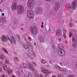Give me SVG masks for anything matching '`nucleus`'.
Returning <instances> with one entry per match:
<instances>
[{"instance_id": "1", "label": "nucleus", "mask_w": 77, "mask_h": 77, "mask_svg": "<svg viewBox=\"0 0 77 77\" xmlns=\"http://www.w3.org/2000/svg\"><path fill=\"white\" fill-rule=\"evenodd\" d=\"M64 46L62 44H59L58 45V47L57 48V51L59 55H60L62 56H65L66 54V52L63 49Z\"/></svg>"}, {"instance_id": "2", "label": "nucleus", "mask_w": 77, "mask_h": 77, "mask_svg": "<svg viewBox=\"0 0 77 77\" xmlns=\"http://www.w3.org/2000/svg\"><path fill=\"white\" fill-rule=\"evenodd\" d=\"M31 32L33 35L38 33V28L36 26H32L30 28Z\"/></svg>"}, {"instance_id": "3", "label": "nucleus", "mask_w": 77, "mask_h": 77, "mask_svg": "<svg viewBox=\"0 0 77 77\" xmlns=\"http://www.w3.org/2000/svg\"><path fill=\"white\" fill-rule=\"evenodd\" d=\"M66 6L68 10H69V9H70L71 8H72V9H75V3L73 2L72 5V7L70 4H67Z\"/></svg>"}, {"instance_id": "4", "label": "nucleus", "mask_w": 77, "mask_h": 77, "mask_svg": "<svg viewBox=\"0 0 77 77\" xmlns=\"http://www.w3.org/2000/svg\"><path fill=\"white\" fill-rule=\"evenodd\" d=\"M17 9V12L18 15H21L24 12V7L21 5H19L18 6Z\"/></svg>"}, {"instance_id": "5", "label": "nucleus", "mask_w": 77, "mask_h": 77, "mask_svg": "<svg viewBox=\"0 0 77 77\" xmlns=\"http://www.w3.org/2000/svg\"><path fill=\"white\" fill-rule=\"evenodd\" d=\"M7 67L8 66L6 63H5L3 65V68L5 71H8V75H11L12 72V71L11 70V69L9 68H7Z\"/></svg>"}, {"instance_id": "6", "label": "nucleus", "mask_w": 77, "mask_h": 77, "mask_svg": "<svg viewBox=\"0 0 77 77\" xmlns=\"http://www.w3.org/2000/svg\"><path fill=\"white\" fill-rule=\"evenodd\" d=\"M28 17L29 18H33L34 17V12L33 10H29L27 12Z\"/></svg>"}, {"instance_id": "7", "label": "nucleus", "mask_w": 77, "mask_h": 77, "mask_svg": "<svg viewBox=\"0 0 77 77\" xmlns=\"http://www.w3.org/2000/svg\"><path fill=\"white\" fill-rule=\"evenodd\" d=\"M6 22L5 19L4 17L0 18V25L2 26L3 28L5 27V24Z\"/></svg>"}, {"instance_id": "8", "label": "nucleus", "mask_w": 77, "mask_h": 77, "mask_svg": "<svg viewBox=\"0 0 77 77\" xmlns=\"http://www.w3.org/2000/svg\"><path fill=\"white\" fill-rule=\"evenodd\" d=\"M34 0H28V6L29 8L32 9L34 5Z\"/></svg>"}, {"instance_id": "9", "label": "nucleus", "mask_w": 77, "mask_h": 77, "mask_svg": "<svg viewBox=\"0 0 77 77\" xmlns=\"http://www.w3.org/2000/svg\"><path fill=\"white\" fill-rule=\"evenodd\" d=\"M35 12L36 14L39 15L42 12V9L40 7H37L35 8Z\"/></svg>"}, {"instance_id": "10", "label": "nucleus", "mask_w": 77, "mask_h": 77, "mask_svg": "<svg viewBox=\"0 0 77 77\" xmlns=\"http://www.w3.org/2000/svg\"><path fill=\"white\" fill-rule=\"evenodd\" d=\"M41 70L42 72V73L45 74H48H48H50V72L47 70H46V69L44 67H41Z\"/></svg>"}, {"instance_id": "11", "label": "nucleus", "mask_w": 77, "mask_h": 77, "mask_svg": "<svg viewBox=\"0 0 77 77\" xmlns=\"http://www.w3.org/2000/svg\"><path fill=\"white\" fill-rule=\"evenodd\" d=\"M60 3L58 2H56L55 4L54 10L55 11H59L60 8Z\"/></svg>"}, {"instance_id": "12", "label": "nucleus", "mask_w": 77, "mask_h": 77, "mask_svg": "<svg viewBox=\"0 0 77 77\" xmlns=\"http://www.w3.org/2000/svg\"><path fill=\"white\" fill-rule=\"evenodd\" d=\"M11 8L13 10H16L18 9V5H17V3H14L13 4Z\"/></svg>"}, {"instance_id": "13", "label": "nucleus", "mask_w": 77, "mask_h": 77, "mask_svg": "<svg viewBox=\"0 0 77 77\" xmlns=\"http://www.w3.org/2000/svg\"><path fill=\"white\" fill-rule=\"evenodd\" d=\"M23 46L25 48L27 49L29 48V46H30V43L28 42L27 43H24L23 44Z\"/></svg>"}, {"instance_id": "14", "label": "nucleus", "mask_w": 77, "mask_h": 77, "mask_svg": "<svg viewBox=\"0 0 77 77\" xmlns=\"http://www.w3.org/2000/svg\"><path fill=\"white\" fill-rule=\"evenodd\" d=\"M21 65H22V66H23V68H25V69L29 68V66L26 63H22Z\"/></svg>"}, {"instance_id": "15", "label": "nucleus", "mask_w": 77, "mask_h": 77, "mask_svg": "<svg viewBox=\"0 0 77 77\" xmlns=\"http://www.w3.org/2000/svg\"><path fill=\"white\" fill-rule=\"evenodd\" d=\"M76 35V34H75V31L74 30H72L69 32V38H71L72 37V36H75Z\"/></svg>"}, {"instance_id": "16", "label": "nucleus", "mask_w": 77, "mask_h": 77, "mask_svg": "<svg viewBox=\"0 0 77 77\" xmlns=\"http://www.w3.org/2000/svg\"><path fill=\"white\" fill-rule=\"evenodd\" d=\"M56 35L57 36H60L61 35V34L62 33V32L61 30L59 29H57L56 31Z\"/></svg>"}, {"instance_id": "17", "label": "nucleus", "mask_w": 77, "mask_h": 77, "mask_svg": "<svg viewBox=\"0 0 77 77\" xmlns=\"http://www.w3.org/2000/svg\"><path fill=\"white\" fill-rule=\"evenodd\" d=\"M72 42H77V38H76V34L75 35H74L72 36Z\"/></svg>"}, {"instance_id": "18", "label": "nucleus", "mask_w": 77, "mask_h": 77, "mask_svg": "<svg viewBox=\"0 0 77 77\" xmlns=\"http://www.w3.org/2000/svg\"><path fill=\"white\" fill-rule=\"evenodd\" d=\"M11 42H12H12L14 44H16V40H15V38H14V36H11Z\"/></svg>"}, {"instance_id": "19", "label": "nucleus", "mask_w": 77, "mask_h": 77, "mask_svg": "<svg viewBox=\"0 0 77 77\" xmlns=\"http://www.w3.org/2000/svg\"><path fill=\"white\" fill-rule=\"evenodd\" d=\"M39 41L41 42H44V38L43 37L40 36L39 37Z\"/></svg>"}, {"instance_id": "20", "label": "nucleus", "mask_w": 77, "mask_h": 77, "mask_svg": "<svg viewBox=\"0 0 77 77\" xmlns=\"http://www.w3.org/2000/svg\"><path fill=\"white\" fill-rule=\"evenodd\" d=\"M1 39H2V41H4V42H7L8 41L7 38L4 36H3L1 37Z\"/></svg>"}, {"instance_id": "21", "label": "nucleus", "mask_w": 77, "mask_h": 77, "mask_svg": "<svg viewBox=\"0 0 77 77\" xmlns=\"http://www.w3.org/2000/svg\"><path fill=\"white\" fill-rule=\"evenodd\" d=\"M30 45L28 46L29 49L31 51H33V47L32 45L30 44Z\"/></svg>"}, {"instance_id": "22", "label": "nucleus", "mask_w": 77, "mask_h": 77, "mask_svg": "<svg viewBox=\"0 0 77 77\" xmlns=\"http://www.w3.org/2000/svg\"><path fill=\"white\" fill-rule=\"evenodd\" d=\"M29 68L31 71H33L34 70V67H33V66L32 64L31 63L29 64Z\"/></svg>"}, {"instance_id": "23", "label": "nucleus", "mask_w": 77, "mask_h": 77, "mask_svg": "<svg viewBox=\"0 0 77 77\" xmlns=\"http://www.w3.org/2000/svg\"><path fill=\"white\" fill-rule=\"evenodd\" d=\"M54 67L55 68H56V69H60L61 68L60 67V66H59L57 65V64H55L54 66Z\"/></svg>"}, {"instance_id": "24", "label": "nucleus", "mask_w": 77, "mask_h": 77, "mask_svg": "<svg viewBox=\"0 0 77 77\" xmlns=\"http://www.w3.org/2000/svg\"><path fill=\"white\" fill-rule=\"evenodd\" d=\"M5 59V56L3 55H0V59H2V60Z\"/></svg>"}, {"instance_id": "25", "label": "nucleus", "mask_w": 77, "mask_h": 77, "mask_svg": "<svg viewBox=\"0 0 77 77\" xmlns=\"http://www.w3.org/2000/svg\"><path fill=\"white\" fill-rule=\"evenodd\" d=\"M14 60L16 62H18L20 60V59L17 57H15L14 58Z\"/></svg>"}, {"instance_id": "26", "label": "nucleus", "mask_w": 77, "mask_h": 77, "mask_svg": "<svg viewBox=\"0 0 77 77\" xmlns=\"http://www.w3.org/2000/svg\"><path fill=\"white\" fill-rule=\"evenodd\" d=\"M2 49L3 50H4V51L6 53H7V54H9V53L8 52V51L7 50H6V49L4 48H2Z\"/></svg>"}, {"instance_id": "27", "label": "nucleus", "mask_w": 77, "mask_h": 77, "mask_svg": "<svg viewBox=\"0 0 77 77\" xmlns=\"http://www.w3.org/2000/svg\"><path fill=\"white\" fill-rule=\"evenodd\" d=\"M72 45L74 47H76L77 46V44H74V42L73 43Z\"/></svg>"}, {"instance_id": "28", "label": "nucleus", "mask_w": 77, "mask_h": 77, "mask_svg": "<svg viewBox=\"0 0 77 77\" xmlns=\"http://www.w3.org/2000/svg\"><path fill=\"white\" fill-rule=\"evenodd\" d=\"M62 70V71H64V72H68V69L66 68H64Z\"/></svg>"}, {"instance_id": "29", "label": "nucleus", "mask_w": 77, "mask_h": 77, "mask_svg": "<svg viewBox=\"0 0 77 77\" xmlns=\"http://www.w3.org/2000/svg\"><path fill=\"white\" fill-rule=\"evenodd\" d=\"M7 37L8 39V40L11 43V44H12V41H11V39H10V38L9 37L8 35H7Z\"/></svg>"}, {"instance_id": "30", "label": "nucleus", "mask_w": 77, "mask_h": 77, "mask_svg": "<svg viewBox=\"0 0 77 77\" xmlns=\"http://www.w3.org/2000/svg\"><path fill=\"white\" fill-rule=\"evenodd\" d=\"M16 73L17 74V75H21V73L20 71H17L16 72Z\"/></svg>"}, {"instance_id": "31", "label": "nucleus", "mask_w": 77, "mask_h": 77, "mask_svg": "<svg viewBox=\"0 0 77 77\" xmlns=\"http://www.w3.org/2000/svg\"><path fill=\"white\" fill-rule=\"evenodd\" d=\"M32 71H33V74H36V73L37 72L36 70L35 69H34V70Z\"/></svg>"}, {"instance_id": "32", "label": "nucleus", "mask_w": 77, "mask_h": 77, "mask_svg": "<svg viewBox=\"0 0 77 77\" xmlns=\"http://www.w3.org/2000/svg\"><path fill=\"white\" fill-rule=\"evenodd\" d=\"M41 62L42 63H46V61L45 60H42L41 61Z\"/></svg>"}, {"instance_id": "33", "label": "nucleus", "mask_w": 77, "mask_h": 77, "mask_svg": "<svg viewBox=\"0 0 77 77\" xmlns=\"http://www.w3.org/2000/svg\"><path fill=\"white\" fill-rule=\"evenodd\" d=\"M28 75L29 77H32V74L30 73H29L28 74Z\"/></svg>"}, {"instance_id": "34", "label": "nucleus", "mask_w": 77, "mask_h": 77, "mask_svg": "<svg viewBox=\"0 0 77 77\" xmlns=\"http://www.w3.org/2000/svg\"><path fill=\"white\" fill-rule=\"evenodd\" d=\"M72 26H73V25L72 24V23H70L69 27H72Z\"/></svg>"}, {"instance_id": "35", "label": "nucleus", "mask_w": 77, "mask_h": 77, "mask_svg": "<svg viewBox=\"0 0 77 77\" xmlns=\"http://www.w3.org/2000/svg\"><path fill=\"white\" fill-rule=\"evenodd\" d=\"M35 77H39V74H35Z\"/></svg>"}, {"instance_id": "36", "label": "nucleus", "mask_w": 77, "mask_h": 77, "mask_svg": "<svg viewBox=\"0 0 77 77\" xmlns=\"http://www.w3.org/2000/svg\"><path fill=\"white\" fill-rule=\"evenodd\" d=\"M5 63H6V64H9V62L8 60H5Z\"/></svg>"}, {"instance_id": "37", "label": "nucleus", "mask_w": 77, "mask_h": 77, "mask_svg": "<svg viewBox=\"0 0 77 77\" xmlns=\"http://www.w3.org/2000/svg\"><path fill=\"white\" fill-rule=\"evenodd\" d=\"M16 35H17V38H18V39L20 38V36L19 35H18V34H16Z\"/></svg>"}, {"instance_id": "38", "label": "nucleus", "mask_w": 77, "mask_h": 77, "mask_svg": "<svg viewBox=\"0 0 77 77\" xmlns=\"http://www.w3.org/2000/svg\"><path fill=\"white\" fill-rule=\"evenodd\" d=\"M64 34L63 35V36L64 37V38H66V35H65V33H63Z\"/></svg>"}, {"instance_id": "39", "label": "nucleus", "mask_w": 77, "mask_h": 77, "mask_svg": "<svg viewBox=\"0 0 77 77\" xmlns=\"http://www.w3.org/2000/svg\"><path fill=\"white\" fill-rule=\"evenodd\" d=\"M45 75H44V77H48V75H49V74L48 75L47 74H45Z\"/></svg>"}, {"instance_id": "40", "label": "nucleus", "mask_w": 77, "mask_h": 77, "mask_svg": "<svg viewBox=\"0 0 77 77\" xmlns=\"http://www.w3.org/2000/svg\"><path fill=\"white\" fill-rule=\"evenodd\" d=\"M29 40L30 41H32V38L30 37H29Z\"/></svg>"}, {"instance_id": "41", "label": "nucleus", "mask_w": 77, "mask_h": 77, "mask_svg": "<svg viewBox=\"0 0 77 77\" xmlns=\"http://www.w3.org/2000/svg\"><path fill=\"white\" fill-rule=\"evenodd\" d=\"M56 47H55V46L54 45H53V48L54 50L55 49Z\"/></svg>"}, {"instance_id": "42", "label": "nucleus", "mask_w": 77, "mask_h": 77, "mask_svg": "<svg viewBox=\"0 0 77 77\" xmlns=\"http://www.w3.org/2000/svg\"><path fill=\"white\" fill-rule=\"evenodd\" d=\"M3 3V0H0V5Z\"/></svg>"}, {"instance_id": "43", "label": "nucleus", "mask_w": 77, "mask_h": 77, "mask_svg": "<svg viewBox=\"0 0 77 77\" xmlns=\"http://www.w3.org/2000/svg\"><path fill=\"white\" fill-rule=\"evenodd\" d=\"M0 65L1 66H3V63L1 62H0Z\"/></svg>"}, {"instance_id": "44", "label": "nucleus", "mask_w": 77, "mask_h": 77, "mask_svg": "<svg viewBox=\"0 0 77 77\" xmlns=\"http://www.w3.org/2000/svg\"><path fill=\"white\" fill-rule=\"evenodd\" d=\"M26 55L28 57H29V54H26Z\"/></svg>"}, {"instance_id": "45", "label": "nucleus", "mask_w": 77, "mask_h": 77, "mask_svg": "<svg viewBox=\"0 0 77 77\" xmlns=\"http://www.w3.org/2000/svg\"><path fill=\"white\" fill-rule=\"evenodd\" d=\"M40 77H43V75L42 74H40Z\"/></svg>"}, {"instance_id": "46", "label": "nucleus", "mask_w": 77, "mask_h": 77, "mask_svg": "<svg viewBox=\"0 0 77 77\" xmlns=\"http://www.w3.org/2000/svg\"><path fill=\"white\" fill-rule=\"evenodd\" d=\"M33 63L35 66H36V64L35 63L33 62Z\"/></svg>"}, {"instance_id": "47", "label": "nucleus", "mask_w": 77, "mask_h": 77, "mask_svg": "<svg viewBox=\"0 0 77 77\" xmlns=\"http://www.w3.org/2000/svg\"><path fill=\"white\" fill-rule=\"evenodd\" d=\"M12 77H15V75L14 74H13L12 75Z\"/></svg>"}, {"instance_id": "48", "label": "nucleus", "mask_w": 77, "mask_h": 77, "mask_svg": "<svg viewBox=\"0 0 77 77\" xmlns=\"http://www.w3.org/2000/svg\"><path fill=\"white\" fill-rule=\"evenodd\" d=\"M65 43L66 44H67L68 43V41L67 40H66L65 41Z\"/></svg>"}, {"instance_id": "49", "label": "nucleus", "mask_w": 77, "mask_h": 77, "mask_svg": "<svg viewBox=\"0 0 77 77\" xmlns=\"http://www.w3.org/2000/svg\"><path fill=\"white\" fill-rule=\"evenodd\" d=\"M2 71V69L0 67V71Z\"/></svg>"}, {"instance_id": "50", "label": "nucleus", "mask_w": 77, "mask_h": 77, "mask_svg": "<svg viewBox=\"0 0 77 77\" xmlns=\"http://www.w3.org/2000/svg\"><path fill=\"white\" fill-rule=\"evenodd\" d=\"M61 15V13H60V14H58V16H59L60 17Z\"/></svg>"}, {"instance_id": "51", "label": "nucleus", "mask_w": 77, "mask_h": 77, "mask_svg": "<svg viewBox=\"0 0 77 77\" xmlns=\"http://www.w3.org/2000/svg\"><path fill=\"white\" fill-rule=\"evenodd\" d=\"M51 0H45V1H46L47 2H50Z\"/></svg>"}, {"instance_id": "52", "label": "nucleus", "mask_w": 77, "mask_h": 77, "mask_svg": "<svg viewBox=\"0 0 77 77\" xmlns=\"http://www.w3.org/2000/svg\"><path fill=\"white\" fill-rule=\"evenodd\" d=\"M51 61H49V63H51Z\"/></svg>"}, {"instance_id": "53", "label": "nucleus", "mask_w": 77, "mask_h": 77, "mask_svg": "<svg viewBox=\"0 0 77 77\" xmlns=\"http://www.w3.org/2000/svg\"><path fill=\"white\" fill-rule=\"evenodd\" d=\"M59 40H60V41H62L61 38H59Z\"/></svg>"}, {"instance_id": "54", "label": "nucleus", "mask_w": 77, "mask_h": 77, "mask_svg": "<svg viewBox=\"0 0 77 77\" xmlns=\"http://www.w3.org/2000/svg\"><path fill=\"white\" fill-rule=\"evenodd\" d=\"M2 16H4V15H5V14H4V13H2Z\"/></svg>"}, {"instance_id": "55", "label": "nucleus", "mask_w": 77, "mask_h": 77, "mask_svg": "<svg viewBox=\"0 0 77 77\" xmlns=\"http://www.w3.org/2000/svg\"><path fill=\"white\" fill-rule=\"evenodd\" d=\"M41 26H42V28H44V26H43V25H42Z\"/></svg>"}, {"instance_id": "56", "label": "nucleus", "mask_w": 77, "mask_h": 77, "mask_svg": "<svg viewBox=\"0 0 77 77\" xmlns=\"http://www.w3.org/2000/svg\"><path fill=\"white\" fill-rule=\"evenodd\" d=\"M34 45H36V42L34 43Z\"/></svg>"}, {"instance_id": "57", "label": "nucleus", "mask_w": 77, "mask_h": 77, "mask_svg": "<svg viewBox=\"0 0 77 77\" xmlns=\"http://www.w3.org/2000/svg\"><path fill=\"white\" fill-rule=\"evenodd\" d=\"M2 77H5V75H2Z\"/></svg>"}, {"instance_id": "58", "label": "nucleus", "mask_w": 77, "mask_h": 77, "mask_svg": "<svg viewBox=\"0 0 77 77\" xmlns=\"http://www.w3.org/2000/svg\"><path fill=\"white\" fill-rule=\"evenodd\" d=\"M52 77H56V76H54V75H53V76H52Z\"/></svg>"}, {"instance_id": "59", "label": "nucleus", "mask_w": 77, "mask_h": 77, "mask_svg": "<svg viewBox=\"0 0 77 77\" xmlns=\"http://www.w3.org/2000/svg\"><path fill=\"white\" fill-rule=\"evenodd\" d=\"M0 11H1V12H3V11H2V9H0Z\"/></svg>"}, {"instance_id": "60", "label": "nucleus", "mask_w": 77, "mask_h": 77, "mask_svg": "<svg viewBox=\"0 0 77 77\" xmlns=\"http://www.w3.org/2000/svg\"><path fill=\"white\" fill-rule=\"evenodd\" d=\"M21 26H24V24L23 23L22 25H21Z\"/></svg>"}, {"instance_id": "61", "label": "nucleus", "mask_w": 77, "mask_h": 77, "mask_svg": "<svg viewBox=\"0 0 77 77\" xmlns=\"http://www.w3.org/2000/svg\"><path fill=\"white\" fill-rule=\"evenodd\" d=\"M64 32H66V30L65 29V30H64Z\"/></svg>"}, {"instance_id": "62", "label": "nucleus", "mask_w": 77, "mask_h": 77, "mask_svg": "<svg viewBox=\"0 0 77 77\" xmlns=\"http://www.w3.org/2000/svg\"><path fill=\"white\" fill-rule=\"evenodd\" d=\"M42 25H43V24H44V23L43 22H42Z\"/></svg>"}, {"instance_id": "63", "label": "nucleus", "mask_w": 77, "mask_h": 77, "mask_svg": "<svg viewBox=\"0 0 77 77\" xmlns=\"http://www.w3.org/2000/svg\"><path fill=\"white\" fill-rule=\"evenodd\" d=\"M5 77H8V75H5Z\"/></svg>"}, {"instance_id": "64", "label": "nucleus", "mask_w": 77, "mask_h": 77, "mask_svg": "<svg viewBox=\"0 0 77 77\" xmlns=\"http://www.w3.org/2000/svg\"><path fill=\"white\" fill-rule=\"evenodd\" d=\"M27 77V76H25V77Z\"/></svg>"}]
</instances>
